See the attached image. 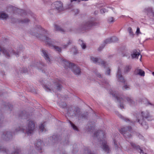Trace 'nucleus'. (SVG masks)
Instances as JSON below:
<instances>
[{"mask_svg": "<svg viewBox=\"0 0 154 154\" xmlns=\"http://www.w3.org/2000/svg\"><path fill=\"white\" fill-rule=\"evenodd\" d=\"M51 5L53 8L51 10V11L56 9L57 10L60 11H62L63 8V3L60 1L55 2L53 3Z\"/></svg>", "mask_w": 154, "mask_h": 154, "instance_id": "9d476101", "label": "nucleus"}, {"mask_svg": "<svg viewBox=\"0 0 154 154\" xmlns=\"http://www.w3.org/2000/svg\"><path fill=\"white\" fill-rule=\"evenodd\" d=\"M39 127V129L41 132H42L44 131V130L45 128V126L44 124H42L40 125Z\"/></svg>", "mask_w": 154, "mask_h": 154, "instance_id": "a18cd8bd", "label": "nucleus"}, {"mask_svg": "<svg viewBox=\"0 0 154 154\" xmlns=\"http://www.w3.org/2000/svg\"><path fill=\"white\" fill-rule=\"evenodd\" d=\"M79 42L83 49H85L86 48V45L85 43H84L82 40L79 39Z\"/></svg>", "mask_w": 154, "mask_h": 154, "instance_id": "7c9ffc66", "label": "nucleus"}, {"mask_svg": "<svg viewBox=\"0 0 154 154\" xmlns=\"http://www.w3.org/2000/svg\"><path fill=\"white\" fill-rule=\"evenodd\" d=\"M28 117V113L26 111H21L19 112V117L20 119H27Z\"/></svg>", "mask_w": 154, "mask_h": 154, "instance_id": "2eb2a0df", "label": "nucleus"}, {"mask_svg": "<svg viewBox=\"0 0 154 154\" xmlns=\"http://www.w3.org/2000/svg\"><path fill=\"white\" fill-rule=\"evenodd\" d=\"M53 86L51 87L52 89H55L58 90H61L62 89V86L61 84V81L58 79H56L53 82Z\"/></svg>", "mask_w": 154, "mask_h": 154, "instance_id": "9b49d317", "label": "nucleus"}, {"mask_svg": "<svg viewBox=\"0 0 154 154\" xmlns=\"http://www.w3.org/2000/svg\"><path fill=\"white\" fill-rule=\"evenodd\" d=\"M60 61L62 63L65 69H71L73 73L76 75H79L81 74V69L78 66L63 58H60Z\"/></svg>", "mask_w": 154, "mask_h": 154, "instance_id": "423d86ee", "label": "nucleus"}, {"mask_svg": "<svg viewBox=\"0 0 154 154\" xmlns=\"http://www.w3.org/2000/svg\"><path fill=\"white\" fill-rule=\"evenodd\" d=\"M60 106L62 108H64L67 106L66 103L65 102H62L59 104Z\"/></svg>", "mask_w": 154, "mask_h": 154, "instance_id": "a19ab883", "label": "nucleus"}, {"mask_svg": "<svg viewBox=\"0 0 154 154\" xmlns=\"http://www.w3.org/2000/svg\"><path fill=\"white\" fill-rule=\"evenodd\" d=\"M10 52L12 53L14 55L17 57L19 56L20 53L18 51H15L14 50H12L11 51H10Z\"/></svg>", "mask_w": 154, "mask_h": 154, "instance_id": "f704fd0d", "label": "nucleus"}, {"mask_svg": "<svg viewBox=\"0 0 154 154\" xmlns=\"http://www.w3.org/2000/svg\"><path fill=\"white\" fill-rule=\"evenodd\" d=\"M131 129V126L125 127L120 129L119 132L122 134H123L127 131H130Z\"/></svg>", "mask_w": 154, "mask_h": 154, "instance_id": "6ab92c4d", "label": "nucleus"}, {"mask_svg": "<svg viewBox=\"0 0 154 154\" xmlns=\"http://www.w3.org/2000/svg\"><path fill=\"white\" fill-rule=\"evenodd\" d=\"M8 17V15L4 13H0V19H6Z\"/></svg>", "mask_w": 154, "mask_h": 154, "instance_id": "cd10ccee", "label": "nucleus"}, {"mask_svg": "<svg viewBox=\"0 0 154 154\" xmlns=\"http://www.w3.org/2000/svg\"><path fill=\"white\" fill-rule=\"evenodd\" d=\"M131 68V66L130 65H126L125 66L124 69V72L125 73H127L129 72Z\"/></svg>", "mask_w": 154, "mask_h": 154, "instance_id": "393cba45", "label": "nucleus"}, {"mask_svg": "<svg viewBox=\"0 0 154 154\" xmlns=\"http://www.w3.org/2000/svg\"><path fill=\"white\" fill-rule=\"evenodd\" d=\"M35 128L34 122L32 121L29 122L28 128L26 129L22 126H16L14 128L13 132L6 131L3 132L2 136L4 140L8 141L12 138L13 135L17 134L19 132H21L26 134L29 135L32 134Z\"/></svg>", "mask_w": 154, "mask_h": 154, "instance_id": "f257e3e1", "label": "nucleus"}, {"mask_svg": "<svg viewBox=\"0 0 154 154\" xmlns=\"http://www.w3.org/2000/svg\"><path fill=\"white\" fill-rule=\"evenodd\" d=\"M140 55V54L139 52H137V50L134 49L132 53L131 54V56L133 59L134 58L138 59V57Z\"/></svg>", "mask_w": 154, "mask_h": 154, "instance_id": "aec40b11", "label": "nucleus"}, {"mask_svg": "<svg viewBox=\"0 0 154 154\" xmlns=\"http://www.w3.org/2000/svg\"><path fill=\"white\" fill-rule=\"evenodd\" d=\"M106 9L105 8H102L100 10V12L101 14H103L107 12Z\"/></svg>", "mask_w": 154, "mask_h": 154, "instance_id": "8fccbe9b", "label": "nucleus"}, {"mask_svg": "<svg viewBox=\"0 0 154 154\" xmlns=\"http://www.w3.org/2000/svg\"><path fill=\"white\" fill-rule=\"evenodd\" d=\"M128 31L129 34L131 35H133V32L132 30L131 27H129L128 28Z\"/></svg>", "mask_w": 154, "mask_h": 154, "instance_id": "09e8293b", "label": "nucleus"}, {"mask_svg": "<svg viewBox=\"0 0 154 154\" xmlns=\"http://www.w3.org/2000/svg\"><path fill=\"white\" fill-rule=\"evenodd\" d=\"M120 116L121 117V118L122 119L124 120L126 122H130V121L129 119L125 118L124 117L122 116L121 115Z\"/></svg>", "mask_w": 154, "mask_h": 154, "instance_id": "603ef678", "label": "nucleus"}, {"mask_svg": "<svg viewBox=\"0 0 154 154\" xmlns=\"http://www.w3.org/2000/svg\"><path fill=\"white\" fill-rule=\"evenodd\" d=\"M136 117L137 122L143 127L144 129H147L148 128V125L146 122V120H149L151 116L148 111H142L140 113L137 115Z\"/></svg>", "mask_w": 154, "mask_h": 154, "instance_id": "7ed1b4c3", "label": "nucleus"}, {"mask_svg": "<svg viewBox=\"0 0 154 154\" xmlns=\"http://www.w3.org/2000/svg\"><path fill=\"white\" fill-rule=\"evenodd\" d=\"M99 24V22H96L94 18H92L88 21L83 23L80 26V28L82 31L89 30L92 27L96 26Z\"/></svg>", "mask_w": 154, "mask_h": 154, "instance_id": "0eeeda50", "label": "nucleus"}, {"mask_svg": "<svg viewBox=\"0 0 154 154\" xmlns=\"http://www.w3.org/2000/svg\"><path fill=\"white\" fill-rule=\"evenodd\" d=\"M130 144L132 147L135 149L139 152L140 154H145L143 150L140 148V146L137 145L136 144L133 142H131Z\"/></svg>", "mask_w": 154, "mask_h": 154, "instance_id": "4468645a", "label": "nucleus"}, {"mask_svg": "<svg viewBox=\"0 0 154 154\" xmlns=\"http://www.w3.org/2000/svg\"><path fill=\"white\" fill-rule=\"evenodd\" d=\"M97 77H99V78H100V77H101V75L100 74L98 73V74H97Z\"/></svg>", "mask_w": 154, "mask_h": 154, "instance_id": "bf43d9fd", "label": "nucleus"}, {"mask_svg": "<svg viewBox=\"0 0 154 154\" xmlns=\"http://www.w3.org/2000/svg\"><path fill=\"white\" fill-rule=\"evenodd\" d=\"M88 127H87L86 128L88 131H93L95 127L94 123H93L92 126L90 123H89V125L88 124Z\"/></svg>", "mask_w": 154, "mask_h": 154, "instance_id": "a878e982", "label": "nucleus"}, {"mask_svg": "<svg viewBox=\"0 0 154 154\" xmlns=\"http://www.w3.org/2000/svg\"><path fill=\"white\" fill-rule=\"evenodd\" d=\"M112 95L113 97L116 98L117 100V101L120 103L119 107L121 109L124 108V107L123 105V103L124 102V99L122 98L118 97L114 94H112Z\"/></svg>", "mask_w": 154, "mask_h": 154, "instance_id": "ddd939ff", "label": "nucleus"}, {"mask_svg": "<svg viewBox=\"0 0 154 154\" xmlns=\"http://www.w3.org/2000/svg\"><path fill=\"white\" fill-rule=\"evenodd\" d=\"M152 10L151 8H146L144 9L143 12L146 13L148 15H149Z\"/></svg>", "mask_w": 154, "mask_h": 154, "instance_id": "bb28decb", "label": "nucleus"}, {"mask_svg": "<svg viewBox=\"0 0 154 154\" xmlns=\"http://www.w3.org/2000/svg\"><path fill=\"white\" fill-rule=\"evenodd\" d=\"M29 21L30 20L29 19L26 18L23 20H20L19 22L22 23H27L29 22Z\"/></svg>", "mask_w": 154, "mask_h": 154, "instance_id": "e433bc0d", "label": "nucleus"}, {"mask_svg": "<svg viewBox=\"0 0 154 154\" xmlns=\"http://www.w3.org/2000/svg\"><path fill=\"white\" fill-rule=\"evenodd\" d=\"M42 56L44 57L48 63H51V60L49 57V54L46 50L42 49L41 51Z\"/></svg>", "mask_w": 154, "mask_h": 154, "instance_id": "f8f14e48", "label": "nucleus"}, {"mask_svg": "<svg viewBox=\"0 0 154 154\" xmlns=\"http://www.w3.org/2000/svg\"><path fill=\"white\" fill-rule=\"evenodd\" d=\"M148 16L150 18L154 19V11L152 10Z\"/></svg>", "mask_w": 154, "mask_h": 154, "instance_id": "37998d69", "label": "nucleus"}, {"mask_svg": "<svg viewBox=\"0 0 154 154\" xmlns=\"http://www.w3.org/2000/svg\"><path fill=\"white\" fill-rule=\"evenodd\" d=\"M90 59L94 63L101 65L104 68L108 67V64L106 62L102 60L100 58H98L93 56L91 57Z\"/></svg>", "mask_w": 154, "mask_h": 154, "instance_id": "1a4fd4ad", "label": "nucleus"}, {"mask_svg": "<svg viewBox=\"0 0 154 154\" xmlns=\"http://www.w3.org/2000/svg\"><path fill=\"white\" fill-rule=\"evenodd\" d=\"M136 33L137 34H140V33H141V32L140 31V29L138 27L137 28V30L136 31Z\"/></svg>", "mask_w": 154, "mask_h": 154, "instance_id": "5fc2aeb1", "label": "nucleus"}, {"mask_svg": "<svg viewBox=\"0 0 154 154\" xmlns=\"http://www.w3.org/2000/svg\"><path fill=\"white\" fill-rule=\"evenodd\" d=\"M72 5L70 3L69 5H68L67 8H70L72 7Z\"/></svg>", "mask_w": 154, "mask_h": 154, "instance_id": "13d9d810", "label": "nucleus"}, {"mask_svg": "<svg viewBox=\"0 0 154 154\" xmlns=\"http://www.w3.org/2000/svg\"><path fill=\"white\" fill-rule=\"evenodd\" d=\"M37 27L38 28V29H41V30H43V31H44V29H43L42 28V27L40 26V25H37Z\"/></svg>", "mask_w": 154, "mask_h": 154, "instance_id": "6e6d98bb", "label": "nucleus"}, {"mask_svg": "<svg viewBox=\"0 0 154 154\" xmlns=\"http://www.w3.org/2000/svg\"><path fill=\"white\" fill-rule=\"evenodd\" d=\"M126 99L130 106H133L135 105V102L131 98L127 97L126 98Z\"/></svg>", "mask_w": 154, "mask_h": 154, "instance_id": "b1692460", "label": "nucleus"}, {"mask_svg": "<svg viewBox=\"0 0 154 154\" xmlns=\"http://www.w3.org/2000/svg\"><path fill=\"white\" fill-rule=\"evenodd\" d=\"M36 37L40 39H42L44 40L46 44H48L49 46H53L56 51H58L59 53H60L61 52V48L56 45H60V43L58 41L51 39L41 34H38V35H36Z\"/></svg>", "mask_w": 154, "mask_h": 154, "instance_id": "39448f33", "label": "nucleus"}, {"mask_svg": "<svg viewBox=\"0 0 154 154\" xmlns=\"http://www.w3.org/2000/svg\"><path fill=\"white\" fill-rule=\"evenodd\" d=\"M134 74L136 75H139L142 76H144L145 75V72L141 69H135Z\"/></svg>", "mask_w": 154, "mask_h": 154, "instance_id": "f3484780", "label": "nucleus"}, {"mask_svg": "<svg viewBox=\"0 0 154 154\" xmlns=\"http://www.w3.org/2000/svg\"><path fill=\"white\" fill-rule=\"evenodd\" d=\"M152 74L154 75V72H153L152 73Z\"/></svg>", "mask_w": 154, "mask_h": 154, "instance_id": "338daca9", "label": "nucleus"}, {"mask_svg": "<svg viewBox=\"0 0 154 154\" xmlns=\"http://www.w3.org/2000/svg\"><path fill=\"white\" fill-rule=\"evenodd\" d=\"M139 137H140V138H141V137H143L141 136L140 134L139 136Z\"/></svg>", "mask_w": 154, "mask_h": 154, "instance_id": "e2e57ef3", "label": "nucleus"}, {"mask_svg": "<svg viewBox=\"0 0 154 154\" xmlns=\"http://www.w3.org/2000/svg\"><path fill=\"white\" fill-rule=\"evenodd\" d=\"M24 48L22 45H20L18 49L19 51L23 50Z\"/></svg>", "mask_w": 154, "mask_h": 154, "instance_id": "864d4df0", "label": "nucleus"}, {"mask_svg": "<svg viewBox=\"0 0 154 154\" xmlns=\"http://www.w3.org/2000/svg\"><path fill=\"white\" fill-rule=\"evenodd\" d=\"M40 82L41 84L44 85V88L47 91H51V89L50 88L48 87L46 85H44V84L43 83V81H42L41 82L40 81Z\"/></svg>", "mask_w": 154, "mask_h": 154, "instance_id": "58836bf2", "label": "nucleus"}, {"mask_svg": "<svg viewBox=\"0 0 154 154\" xmlns=\"http://www.w3.org/2000/svg\"><path fill=\"white\" fill-rule=\"evenodd\" d=\"M28 72V70L26 68H22L20 72L26 73Z\"/></svg>", "mask_w": 154, "mask_h": 154, "instance_id": "49530a36", "label": "nucleus"}, {"mask_svg": "<svg viewBox=\"0 0 154 154\" xmlns=\"http://www.w3.org/2000/svg\"><path fill=\"white\" fill-rule=\"evenodd\" d=\"M42 141L40 140H37L35 144L36 149L38 150H42Z\"/></svg>", "mask_w": 154, "mask_h": 154, "instance_id": "a211bd4d", "label": "nucleus"}, {"mask_svg": "<svg viewBox=\"0 0 154 154\" xmlns=\"http://www.w3.org/2000/svg\"><path fill=\"white\" fill-rule=\"evenodd\" d=\"M64 145H66L69 144L68 137L67 136L66 139L64 142Z\"/></svg>", "mask_w": 154, "mask_h": 154, "instance_id": "3c124183", "label": "nucleus"}, {"mask_svg": "<svg viewBox=\"0 0 154 154\" xmlns=\"http://www.w3.org/2000/svg\"><path fill=\"white\" fill-rule=\"evenodd\" d=\"M130 131H127L126 133L123 134V136L126 138H130L131 137V133H130Z\"/></svg>", "mask_w": 154, "mask_h": 154, "instance_id": "2f4dec72", "label": "nucleus"}, {"mask_svg": "<svg viewBox=\"0 0 154 154\" xmlns=\"http://www.w3.org/2000/svg\"><path fill=\"white\" fill-rule=\"evenodd\" d=\"M141 57H142V56H141V57H140V60H141Z\"/></svg>", "mask_w": 154, "mask_h": 154, "instance_id": "69168bd1", "label": "nucleus"}, {"mask_svg": "<svg viewBox=\"0 0 154 154\" xmlns=\"http://www.w3.org/2000/svg\"><path fill=\"white\" fill-rule=\"evenodd\" d=\"M50 139L53 143L58 142L61 139V137L58 135H54L50 137Z\"/></svg>", "mask_w": 154, "mask_h": 154, "instance_id": "dca6fc26", "label": "nucleus"}, {"mask_svg": "<svg viewBox=\"0 0 154 154\" xmlns=\"http://www.w3.org/2000/svg\"><path fill=\"white\" fill-rule=\"evenodd\" d=\"M113 142L114 144V146L116 149L118 150L119 147V143L116 140L114 139L113 140Z\"/></svg>", "mask_w": 154, "mask_h": 154, "instance_id": "473e14b6", "label": "nucleus"}, {"mask_svg": "<svg viewBox=\"0 0 154 154\" xmlns=\"http://www.w3.org/2000/svg\"><path fill=\"white\" fill-rule=\"evenodd\" d=\"M110 69L109 67L107 68V69L105 72V74L108 75H110Z\"/></svg>", "mask_w": 154, "mask_h": 154, "instance_id": "de8ad7c7", "label": "nucleus"}, {"mask_svg": "<svg viewBox=\"0 0 154 154\" xmlns=\"http://www.w3.org/2000/svg\"><path fill=\"white\" fill-rule=\"evenodd\" d=\"M126 56V55H124L123 56V57H124V56Z\"/></svg>", "mask_w": 154, "mask_h": 154, "instance_id": "774afa93", "label": "nucleus"}, {"mask_svg": "<svg viewBox=\"0 0 154 154\" xmlns=\"http://www.w3.org/2000/svg\"><path fill=\"white\" fill-rule=\"evenodd\" d=\"M68 122L71 125V126L72 127V128L75 130L77 131H79V129L74 124H73L71 121L69 120H68Z\"/></svg>", "mask_w": 154, "mask_h": 154, "instance_id": "c756f323", "label": "nucleus"}, {"mask_svg": "<svg viewBox=\"0 0 154 154\" xmlns=\"http://www.w3.org/2000/svg\"><path fill=\"white\" fill-rule=\"evenodd\" d=\"M46 64L42 62H37L35 65L32 66H36L38 69H42V66H46Z\"/></svg>", "mask_w": 154, "mask_h": 154, "instance_id": "5701e85b", "label": "nucleus"}, {"mask_svg": "<svg viewBox=\"0 0 154 154\" xmlns=\"http://www.w3.org/2000/svg\"><path fill=\"white\" fill-rule=\"evenodd\" d=\"M102 85H104V86H105V85L107 86L109 85V83L106 79H104L103 80V81L102 82Z\"/></svg>", "mask_w": 154, "mask_h": 154, "instance_id": "c03bdc74", "label": "nucleus"}, {"mask_svg": "<svg viewBox=\"0 0 154 154\" xmlns=\"http://www.w3.org/2000/svg\"><path fill=\"white\" fill-rule=\"evenodd\" d=\"M78 53V52L76 50H75V51L74 52V54H77Z\"/></svg>", "mask_w": 154, "mask_h": 154, "instance_id": "052dcab7", "label": "nucleus"}, {"mask_svg": "<svg viewBox=\"0 0 154 154\" xmlns=\"http://www.w3.org/2000/svg\"><path fill=\"white\" fill-rule=\"evenodd\" d=\"M2 104H3V106H4V104H5H5H7V103H6L5 102H3V101H2Z\"/></svg>", "mask_w": 154, "mask_h": 154, "instance_id": "680f3d73", "label": "nucleus"}, {"mask_svg": "<svg viewBox=\"0 0 154 154\" xmlns=\"http://www.w3.org/2000/svg\"><path fill=\"white\" fill-rule=\"evenodd\" d=\"M116 77L117 79V80L118 82L123 83L125 85L122 88L123 90H128L130 89V87L129 86L127 85L126 81L125 80L123 76L121 74V71L119 67L118 68V70L117 72L116 75Z\"/></svg>", "mask_w": 154, "mask_h": 154, "instance_id": "6e6552de", "label": "nucleus"}, {"mask_svg": "<svg viewBox=\"0 0 154 154\" xmlns=\"http://www.w3.org/2000/svg\"><path fill=\"white\" fill-rule=\"evenodd\" d=\"M2 151L3 152H6L7 154L8 153V151L7 149L5 148H2V146L0 145V152Z\"/></svg>", "mask_w": 154, "mask_h": 154, "instance_id": "79ce46f5", "label": "nucleus"}, {"mask_svg": "<svg viewBox=\"0 0 154 154\" xmlns=\"http://www.w3.org/2000/svg\"><path fill=\"white\" fill-rule=\"evenodd\" d=\"M80 110L78 107L73 108L72 106H68L67 108V114L68 116L71 117H78L79 119L87 118L88 114H82L80 115ZM86 114H88V113L86 112Z\"/></svg>", "mask_w": 154, "mask_h": 154, "instance_id": "20e7f679", "label": "nucleus"}, {"mask_svg": "<svg viewBox=\"0 0 154 154\" xmlns=\"http://www.w3.org/2000/svg\"><path fill=\"white\" fill-rule=\"evenodd\" d=\"M94 138H97L98 141L102 142L101 148L105 152L108 153L110 151V148L106 141V135L104 132L101 130H98L94 134Z\"/></svg>", "mask_w": 154, "mask_h": 154, "instance_id": "f03ea898", "label": "nucleus"}, {"mask_svg": "<svg viewBox=\"0 0 154 154\" xmlns=\"http://www.w3.org/2000/svg\"><path fill=\"white\" fill-rule=\"evenodd\" d=\"M107 21L109 23H112L115 21V19L113 17H111L108 18Z\"/></svg>", "mask_w": 154, "mask_h": 154, "instance_id": "c9c22d12", "label": "nucleus"}, {"mask_svg": "<svg viewBox=\"0 0 154 154\" xmlns=\"http://www.w3.org/2000/svg\"><path fill=\"white\" fill-rule=\"evenodd\" d=\"M112 41L111 38H109L106 39L104 41V44L102 46H101L99 47L98 49V50L99 51H101L104 47L105 46V45L107 44H109L112 43Z\"/></svg>", "mask_w": 154, "mask_h": 154, "instance_id": "412c9836", "label": "nucleus"}, {"mask_svg": "<svg viewBox=\"0 0 154 154\" xmlns=\"http://www.w3.org/2000/svg\"><path fill=\"white\" fill-rule=\"evenodd\" d=\"M74 11L75 12V14H77L79 13V10L78 9H76Z\"/></svg>", "mask_w": 154, "mask_h": 154, "instance_id": "4d7b16f0", "label": "nucleus"}, {"mask_svg": "<svg viewBox=\"0 0 154 154\" xmlns=\"http://www.w3.org/2000/svg\"><path fill=\"white\" fill-rule=\"evenodd\" d=\"M68 42L67 43V44L66 45H62V48H66L68 45H70L72 43V41L70 39H68Z\"/></svg>", "mask_w": 154, "mask_h": 154, "instance_id": "72a5a7b5", "label": "nucleus"}, {"mask_svg": "<svg viewBox=\"0 0 154 154\" xmlns=\"http://www.w3.org/2000/svg\"><path fill=\"white\" fill-rule=\"evenodd\" d=\"M20 148L19 147H17L16 149H15L14 152H13L11 154H20Z\"/></svg>", "mask_w": 154, "mask_h": 154, "instance_id": "4c0bfd02", "label": "nucleus"}, {"mask_svg": "<svg viewBox=\"0 0 154 154\" xmlns=\"http://www.w3.org/2000/svg\"><path fill=\"white\" fill-rule=\"evenodd\" d=\"M54 28L55 29L56 31H59L61 32H64V30L63 29L61 28L59 26L55 24L54 25Z\"/></svg>", "mask_w": 154, "mask_h": 154, "instance_id": "c85d7f7f", "label": "nucleus"}, {"mask_svg": "<svg viewBox=\"0 0 154 154\" xmlns=\"http://www.w3.org/2000/svg\"><path fill=\"white\" fill-rule=\"evenodd\" d=\"M33 17H34V18H35V15H34L33 16Z\"/></svg>", "mask_w": 154, "mask_h": 154, "instance_id": "0e129e2a", "label": "nucleus"}, {"mask_svg": "<svg viewBox=\"0 0 154 154\" xmlns=\"http://www.w3.org/2000/svg\"><path fill=\"white\" fill-rule=\"evenodd\" d=\"M4 105L3 109H5L7 110H9L10 111L12 110L13 106L11 104L8 103H7V104H5V103L4 104Z\"/></svg>", "mask_w": 154, "mask_h": 154, "instance_id": "4be33fe9", "label": "nucleus"}, {"mask_svg": "<svg viewBox=\"0 0 154 154\" xmlns=\"http://www.w3.org/2000/svg\"><path fill=\"white\" fill-rule=\"evenodd\" d=\"M112 42H115L118 41V39L116 36H113L111 38Z\"/></svg>", "mask_w": 154, "mask_h": 154, "instance_id": "ea45409f", "label": "nucleus"}]
</instances>
